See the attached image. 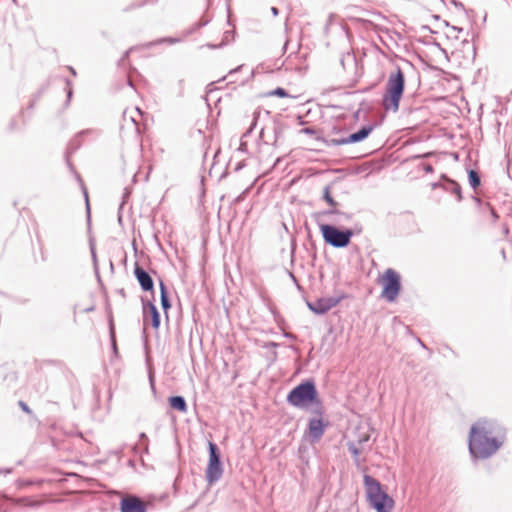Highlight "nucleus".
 Wrapping results in <instances>:
<instances>
[{
  "label": "nucleus",
  "mask_w": 512,
  "mask_h": 512,
  "mask_svg": "<svg viewBox=\"0 0 512 512\" xmlns=\"http://www.w3.org/2000/svg\"><path fill=\"white\" fill-rule=\"evenodd\" d=\"M506 441L505 428L495 420L481 418L472 424L468 449L473 459H488L495 455Z\"/></svg>",
  "instance_id": "obj_1"
},
{
  "label": "nucleus",
  "mask_w": 512,
  "mask_h": 512,
  "mask_svg": "<svg viewBox=\"0 0 512 512\" xmlns=\"http://www.w3.org/2000/svg\"><path fill=\"white\" fill-rule=\"evenodd\" d=\"M405 89V77L402 70L397 67L391 72L386 83L385 93L382 99V106L386 111L397 112L400 100Z\"/></svg>",
  "instance_id": "obj_2"
},
{
  "label": "nucleus",
  "mask_w": 512,
  "mask_h": 512,
  "mask_svg": "<svg viewBox=\"0 0 512 512\" xmlns=\"http://www.w3.org/2000/svg\"><path fill=\"white\" fill-rule=\"evenodd\" d=\"M363 482L367 501L377 512H390L393 508V499L382 490L380 482L371 475L365 474Z\"/></svg>",
  "instance_id": "obj_3"
},
{
  "label": "nucleus",
  "mask_w": 512,
  "mask_h": 512,
  "mask_svg": "<svg viewBox=\"0 0 512 512\" xmlns=\"http://www.w3.org/2000/svg\"><path fill=\"white\" fill-rule=\"evenodd\" d=\"M287 402L297 408H305L310 404L320 405L318 391L313 380H306L294 387L287 395Z\"/></svg>",
  "instance_id": "obj_4"
},
{
  "label": "nucleus",
  "mask_w": 512,
  "mask_h": 512,
  "mask_svg": "<svg viewBox=\"0 0 512 512\" xmlns=\"http://www.w3.org/2000/svg\"><path fill=\"white\" fill-rule=\"evenodd\" d=\"M86 135H94V136H97L98 133L96 130H93V129H86V130H83L81 132H79L68 144L67 146V149H66V153H65V157H66V163H67V166L69 168V170L74 174L77 182L79 183L80 187H81V190L83 192V195H84V198H85V203H86V212H87V219L88 221H90V205H89V199H88V192H87V189L84 185V182L80 176L79 173H77V171L75 170L73 164L71 163L70 161V156L75 152L77 151L81 145H82V138Z\"/></svg>",
  "instance_id": "obj_5"
},
{
  "label": "nucleus",
  "mask_w": 512,
  "mask_h": 512,
  "mask_svg": "<svg viewBox=\"0 0 512 512\" xmlns=\"http://www.w3.org/2000/svg\"><path fill=\"white\" fill-rule=\"evenodd\" d=\"M320 231L326 244L334 248H345L353 236L351 229H339L331 224H321Z\"/></svg>",
  "instance_id": "obj_6"
},
{
  "label": "nucleus",
  "mask_w": 512,
  "mask_h": 512,
  "mask_svg": "<svg viewBox=\"0 0 512 512\" xmlns=\"http://www.w3.org/2000/svg\"><path fill=\"white\" fill-rule=\"evenodd\" d=\"M382 282L381 297L388 302L395 301L401 290L400 275L394 269L388 268L382 276Z\"/></svg>",
  "instance_id": "obj_7"
},
{
  "label": "nucleus",
  "mask_w": 512,
  "mask_h": 512,
  "mask_svg": "<svg viewBox=\"0 0 512 512\" xmlns=\"http://www.w3.org/2000/svg\"><path fill=\"white\" fill-rule=\"evenodd\" d=\"M209 462L206 468L205 477L209 484L217 482L223 474L221 456L218 446L209 442Z\"/></svg>",
  "instance_id": "obj_8"
},
{
  "label": "nucleus",
  "mask_w": 512,
  "mask_h": 512,
  "mask_svg": "<svg viewBox=\"0 0 512 512\" xmlns=\"http://www.w3.org/2000/svg\"><path fill=\"white\" fill-rule=\"evenodd\" d=\"M373 127L372 126H362L357 132H354L346 137L341 138H330L327 139V145L328 146H340V145H347V144H353L358 143L366 139L370 133L372 132Z\"/></svg>",
  "instance_id": "obj_9"
},
{
  "label": "nucleus",
  "mask_w": 512,
  "mask_h": 512,
  "mask_svg": "<svg viewBox=\"0 0 512 512\" xmlns=\"http://www.w3.org/2000/svg\"><path fill=\"white\" fill-rule=\"evenodd\" d=\"M343 298V295L337 297H322L314 302H307V306L313 313L323 315L337 306Z\"/></svg>",
  "instance_id": "obj_10"
},
{
  "label": "nucleus",
  "mask_w": 512,
  "mask_h": 512,
  "mask_svg": "<svg viewBox=\"0 0 512 512\" xmlns=\"http://www.w3.org/2000/svg\"><path fill=\"white\" fill-rule=\"evenodd\" d=\"M328 425L329 422H324L322 418H310L308 422V439L310 443L314 444L319 442Z\"/></svg>",
  "instance_id": "obj_11"
},
{
  "label": "nucleus",
  "mask_w": 512,
  "mask_h": 512,
  "mask_svg": "<svg viewBox=\"0 0 512 512\" xmlns=\"http://www.w3.org/2000/svg\"><path fill=\"white\" fill-rule=\"evenodd\" d=\"M121 512H146V503L139 497L129 495L121 499L120 502Z\"/></svg>",
  "instance_id": "obj_12"
},
{
  "label": "nucleus",
  "mask_w": 512,
  "mask_h": 512,
  "mask_svg": "<svg viewBox=\"0 0 512 512\" xmlns=\"http://www.w3.org/2000/svg\"><path fill=\"white\" fill-rule=\"evenodd\" d=\"M281 133L282 130L279 123L274 121L270 130L267 126L261 128L259 140L265 145L275 146Z\"/></svg>",
  "instance_id": "obj_13"
},
{
  "label": "nucleus",
  "mask_w": 512,
  "mask_h": 512,
  "mask_svg": "<svg viewBox=\"0 0 512 512\" xmlns=\"http://www.w3.org/2000/svg\"><path fill=\"white\" fill-rule=\"evenodd\" d=\"M134 276L143 291L154 292V282L150 274L139 263L134 265Z\"/></svg>",
  "instance_id": "obj_14"
},
{
  "label": "nucleus",
  "mask_w": 512,
  "mask_h": 512,
  "mask_svg": "<svg viewBox=\"0 0 512 512\" xmlns=\"http://www.w3.org/2000/svg\"><path fill=\"white\" fill-rule=\"evenodd\" d=\"M142 303L144 323L150 319L152 327L158 329L160 326V314L157 307L153 302L145 301L144 299H142Z\"/></svg>",
  "instance_id": "obj_15"
},
{
  "label": "nucleus",
  "mask_w": 512,
  "mask_h": 512,
  "mask_svg": "<svg viewBox=\"0 0 512 512\" xmlns=\"http://www.w3.org/2000/svg\"><path fill=\"white\" fill-rule=\"evenodd\" d=\"M439 185L446 192L456 195L458 202H460L462 200L461 186L456 181H454L446 176H443L442 182Z\"/></svg>",
  "instance_id": "obj_16"
},
{
  "label": "nucleus",
  "mask_w": 512,
  "mask_h": 512,
  "mask_svg": "<svg viewBox=\"0 0 512 512\" xmlns=\"http://www.w3.org/2000/svg\"><path fill=\"white\" fill-rule=\"evenodd\" d=\"M260 116H261V110H259V109L255 110L254 113H253V121H252L250 127L242 135L241 142H240V147H239V149L241 151H246L247 150V141L245 140V138L248 137L252 133L253 129L257 125V121L260 118Z\"/></svg>",
  "instance_id": "obj_17"
},
{
  "label": "nucleus",
  "mask_w": 512,
  "mask_h": 512,
  "mask_svg": "<svg viewBox=\"0 0 512 512\" xmlns=\"http://www.w3.org/2000/svg\"><path fill=\"white\" fill-rule=\"evenodd\" d=\"M169 404L170 406L179 411V412H182V413H186L187 412V403H186V400L183 396H171L169 398Z\"/></svg>",
  "instance_id": "obj_18"
},
{
  "label": "nucleus",
  "mask_w": 512,
  "mask_h": 512,
  "mask_svg": "<svg viewBox=\"0 0 512 512\" xmlns=\"http://www.w3.org/2000/svg\"><path fill=\"white\" fill-rule=\"evenodd\" d=\"M160 300H161V306L162 309L167 312L168 309L171 307L170 299L168 296L167 288L163 281H160Z\"/></svg>",
  "instance_id": "obj_19"
},
{
  "label": "nucleus",
  "mask_w": 512,
  "mask_h": 512,
  "mask_svg": "<svg viewBox=\"0 0 512 512\" xmlns=\"http://www.w3.org/2000/svg\"><path fill=\"white\" fill-rule=\"evenodd\" d=\"M468 181L471 188L476 190L481 185V178L477 171L470 169L468 170Z\"/></svg>",
  "instance_id": "obj_20"
},
{
  "label": "nucleus",
  "mask_w": 512,
  "mask_h": 512,
  "mask_svg": "<svg viewBox=\"0 0 512 512\" xmlns=\"http://www.w3.org/2000/svg\"><path fill=\"white\" fill-rule=\"evenodd\" d=\"M347 448H348V451L351 453L355 464L359 466L361 464V460L359 458V456H360L359 448L353 442H348Z\"/></svg>",
  "instance_id": "obj_21"
},
{
  "label": "nucleus",
  "mask_w": 512,
  "mask_h": 512,
  "mask_svg": "<svg viewBox=\"0 0 512 512\" xmlns=\"http://www.w3.org/2000/svg\"><path fill=\"white\" fill-rule=\"evenodd\" d=\"M109 334H110L112 349H113L114 353L117 354L118 350H117V345H116L115 328H114L113 320H110V322H109Z\"/></svg>",
  "instance_id": "obj_22"
},
{
  "label": "nucleus",
  "mask_w": 512,
  "mask_h": 512,
  "mask_svg": "<svg viewBox=\"0 0 512 512\" xmlns=\"http://www.w3.org/2000/svg\"><path fill=\"white\" fill-rule=\"evenodd\" d=\"M323 199L331 206V207H336L338 205V203L332 198V196L330 195V187L329 186H325L324 188V191H323Z\"/></svg>",
  "instance_id": "obj_23"
},
{
  "label": "nucleus",
  "mask_w": 512,
  "mask_h": 512,
  "mask_svg": "<svg viewBox=\"0 0 512 512\" xmlns=\"http://www.w3.org/2000/svg\"><path fill=\"white\" fill-rule=\"evenodd\" d=\"M268 95L269 96H278V97H281V98L289 96L288 92L284 88H281V87H277L276 89L270 91L268 93Z\"/></svg>",
  "instance_id": "obj_24"
},
{
  "label": "nucleus",
  "mask_w": 512,
  "mask_h": 512,
  "mask_svg": "<svg viewBox=\"0 0 512 512\" xmlns=\"http://www.w3.org/2000/svg\"><path fill=\"white\" fill-rule=\"evenodd\" d=\"M90 249H91V256H92L94 271H95L97 277L100 278V276H99V268H98V261H97V255H96L95 248H94L93 245H91Z\"/></svg>",
  "instance_id": "obj_25"
},
{
  "label": "nucleus",
  "mask_w": 512,
  "mask_h": 512,
  "mask_svg": "<svg viewBox=\"0 0 512 512\" xmlns=\"http://www.w3.org/2000/svg\"><path fill=\"white\" fill-rule=\"evenodd\" d=\"M351 218H352L351 214L339 211L337 218L335 219V222H337V223L346 222V221L351 220Z\"/></svg>",
  "instance_id": "obj_26"
},
{
  "label": "nucleus",
  "mask_w": 512,
  "mask_h": 512,
  "mask_svg": "<svg viewBox=\"0 0 512 512\" xmlns=\"http://www.w3.org/2000/svg\"><path fill=\"white\" fill-rule=\"evenodd\" d=\"M243 68V65H240L232 70L229 71L228 75L226 77H223V80L226 79L227 77L230 78L229 82L230 83H235L236 80L232 79V77L237 74L241 69Z\"/></svg>",
  "instance_id": "obj_27"
},
{
  "label": "nucleus",
  "mask_w": 512,
  "mask_h": 512,
  "mask_svg": "<svg viewBox=\"0 0 512 512\" xmlns=\"http://www.w3.org/2000/svg\"><path fill=\"white\" fill-rule=\"evenodd\" d=\"M145 4H147V1L144 0V1H140V2H135V3H132L131 5L127 6L124 11H130L134 8H139V7H142L144 6Z\"/></svg>",
  "instance_id": "obj_28"
},
{
  "label": "nucleus",
  "mask_w": 512,
  "mask_h": 512,
  "mask_svg": "<svg viewBox=\"0 0 512 512\" xmlns=\"http://www.w3.org/2000/svg\"><path fill=\"white\" fill-rule=\"evenodd\" d=\"M336 15L333 14V13H330L329 16H328V19H327V22H326V25H325V32L327 33L328 32V29H329V26L332 25L334 19H335Z\"/></svg>",
  "instance_id": "obj_29"
},
{
  "label": "nucleus",
  "mask_w": 512,
  "mask_h": 512,
  "mask_svg": "<svg viewBox=\"0 0 512 512\" xmlns=\"http://www.w3.org/2000/svg\"><path fill=\"white\" fill-rule=\"evenodd\" d=\"M339 210L336 209V207H331L330 209L324 211L322 214L329 216V215H338Z\"/></svg>",
  "instance_id": "obj_30"
},
{
  "label": "nucleus",
  "mask_w": 512,
  "mask_h": 512,
  "mask_svg": "<svg viewBox=\"0 0 512 512\" xmlns=\"http://www.w3.org/2000/svg\"><path fill=\"white\" fill-rule=\"evenodd\" d=\"M18 404H19L20 408L24 412H26L27 414H31L32 413L31 409L29 408V406L24 401H19Z\"/></svg>",
  "instance_id": "obj_31"
},
{
  "label": "nucleus",
  "mask_w": 512,
  "mask_h": 512,
  "mask_svg": "<svg viewBox=\"0 0 512 512\" xmlns=\"http://www.w3.org/2000/svg\"><path fill=\"white\" fill-rule=\"evenodd\" d=\"M288 275L289 277L291 278V280L295 283V285L297 286L298 289H300V285L298 283V280L297 278L295 277V275L293 274V272L291 271H288Z\"/></svg>",
  "instance_id": "obj_32"
},
{
  "label": "nucleus",
  "mask_w": 512,
  "mask_h": 512,
  "mask_svg": "<svg viewBox=\"0 0 512 512\" xmlns=\"http://www.w3.org/2000/svg\"><path fill=\"white\" fill-rule=\"evenodd\" d=\"M423 169L426 173H432L434 171L433 166L431 164H424Z\"/></svg>",
  "instance_id": "obj_33"
},
{
  "label": "nucleus",
  "mask_w": 512,
  "mask_h": 512,
  "mask_svg": "<svg viewBox=\"0 0 512 512\" xmlns=\"http://www.w3.org/2000/svg\"><path fill=\"white\" fill-rule=\"evenodd\" d=\"M370 436L368 434H365L363 436H360L358 439V443L362 444L364 442H367L369 440Z\"/></svg>",
  "instance_id": "obj_34"
},
{
  "label": "nucleus",
  "mask_w": 512,
  "mask_h": 512,
  "mask_svg": "<svg viewBox=\"0 0 512 512\" xmlns=\"http://www.w3.org/2000/svg\"><path fill=\"white\" fill-rule=\"evenodd\" d=\"M453 4L455 5V7L459 8V9H464V5L461 2H457L456 0H453Z\"/></svg>",
  "instance_id": "obj_35"
},
{
  "label": "nucleus",
  "mask_w": 512,
  "mask_h": 512,
  "mask_svg": "<svg viewBox=\"0 0 512 512\" xmlns=\"http://www.w3.org/2000/svg\"><path fill=\"white\" fill-rule=\"evenodd\" d=\"M303 132L306 134H313L314 130L312 128L307 127L303 129Z\"/></svg>",
  "instance_id": "obj_36"
},
{
  "label": "nucleus",
  "mask_w": 512,
  "mask_h": 512,
  "mask_svg": "<svg viewBox=\"0 0 512 512\" xmlns=\"http://www.w3.org/2000/svg\"><path fill=\"white\" fill-rule=\"evenodd\" d=\"M271 12L273 13L274 16H277L278 13H279V11H278V9L276 7H272L271 8Z\"/></svg>",
  "instance_id": "obj_37"
},
{
  "label": "nucleus",
  "mask_w": 512,
  "mask_h": 512,
  "mask_svg": "<svg viewBox=\"0 0 512 512\" xmlns=\"http://www.w3.org/2000/svg\"><path fill=\"white\" fill-rule=\"evenodd\" d=\"M139 437H140L141 440L148 441V437H147V435L145 433H141Z\"/></svg>",
  "instance_id": "obj_38"
},
{
  "label": "nucleus",
  "mask_w": 512,
  "mask_h": 512,
  "mask_svg": "<svg viewBox=\"0 0 512 512\" xmlns=\"http://www.w3.org/2000/svg\"><path fill=\"white\" fill-rule=\"evenodd\" d=\"M12 470L11 469H0V474L3 473V474H8L10 473Z\"/></svg>",
  "instance_id": "obj_39"
},
{
  "label": "nucleus",
  "mask_w": 512,
  "mask_h": 512,
  "mask_svg": "<svg viewBox=\"0 0 512 512\" xmlns=\"http://www.w3.org/2000/svg\"><path fill=\"white\" fill-rule=\"evenodd\" d=\"M71 96H72V90L69 88L68 92H67V101L70 100Z\"/></svg>",
  "instance_id": "obj_40"
},
{
  "label": "nucleus",
  "mask_w": 512,
  "mask_h": 512,
  "mask_svg": "<svg viewBox=\"0 0 512 512\" xmlns=\"http://www.w3.org/2000/svg\"><path fill=\"white\" fill-rule=\"evenodd\" d=\"M128 55H129V51H126L120 61L123 62L128 57Z\"/></svg>",
  "instance_id": "obj_41"
},
{
  "label": "nucleus",
  "mask_w": 512,
  "mask_h": 512,
  "mask_svg": "<svg viewBox=\"0 0 512 512\" xmlns=\"http://www.w3.org/2000/svg\"><path fill=\"white\" fill-rule=\"evenodd\" d=\"M473 200L475 201V203H477L478 205H480V203H481L480 198H478V197L474 196V197H473Z\"/></svg>",
  "instance_id": "obj_42"
},
{
  "label": "nucleus",
  "mask_w": 512,
  "mask_h": 512,
  "mask_svg": "<svg viewBox=\"0 0 512 512\" xmlns=\"http://www.w3.org/2000/svg\"><path fill=\"white\" fill-rule=\"evenodd\" d=\"M491 214L494 218H498V215L496 214L495 210H491Z\"/></svg>",
  "instance_id": "obj_43"
},
{
  "label": "nucleus",
  "mask_w": 512,
  "mask_h": 512,
  "mask_svg": "<svg viewBox=\"0 0 512 512\" xmlns=\"http://www.w3.org/2000/svg\"><path fill=\"white\" fill-rule=\"evenodd\" d=\"M315 413H318V414H322V408L319 407L318 409L315 410Z\"/></svg>",
  "instance_id": "obj_44"
},
{
  "label": "nucleus",
  "mask_w": 512,
  "mask_h": 512,
  "mask_svg": "<svg viewBox=\"0 0 512 512\" xmlns=\"http://www.w3.org/2000/svg\"><path fill=\"white\" fill-rule=\"evenodd\" d=\"M417 341H418L419 345H421L423 348L426 347L425 344L420 339H418Z\"/></svg>",
  "instance_id": "obj_45"
},
{
  "label": "nucleus",
  "mask_w": 512,
  "mask_h": 512,
  "mask_svg": "<svg viewBox=\"0 0 512 512\" xmlns=\"http://www.w3.org/2000/svg\"><path fill=\"white\" fill-rule=\"evenodd\" d=\"M167 41H169L170 43H175V42H176V40H175V39H172V38H171V39H168Z\"/></svg>",
  "instance_id": "obj_46"
},
{
  "label": "nucleus",
  "mask_w": 512,
  "mask_h": 512,
  "mask_svg": "<svg viewBox=\"0 0 512 512\" xmlns=\"http://www.w3.org/2000/svg\"><path fill=\"white\" fill-rule=\"evenodd\" d=\"M453 29H454V30H458V31H462V29H461V28H457L456 26H453Z\"/></svg>",
  "instance_id": "obj_47"
},
{
  "label": "nucleus",
  "mask_w": 512,
  "mask_h": 512,
  "mask_svg": "<svg viewBox=\"0 0 512 512\" xmlns=\"http://www.w3.org/2000/svg\"><path fill=\"white\" fill-rule=\"evenodd\" d=\"M264 114L268 117L270 115L269 111H264Z\"/></svg>",
  "instance_id": "obj_48"
},
{
  "label": "nucleus",
  "mask_w": 512,
  "mask_h": 512,
  "mask_svg": "<svg viewBox=\"0 0 512 512\" xmlns=\"http://www.w3.org/2000/svg\"><path fill=\"white\" fill-rule=\"evenodd\" d=\"M70 70L72 71V73H73L74 75L76 74L75 70H74L72 67H70Z\"/></svg>",
  "instance_id": "obj_49"
},
{
  "label": "nucleus",
  "mask_w": 512,
  "mask_h": 512,
  "mask_svg": "<svg viewBox=\"0 0 512 512\" xmlns=\"http://www.w3.org/2000/svg\"><path fill=\"white\" fill-rule=\"evenodd\" d=\"M429 154H424L422 157H427Z\"/></svg>",
  "instance_id": "obj_50"
}]
</instances>
